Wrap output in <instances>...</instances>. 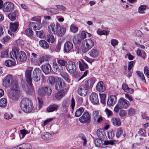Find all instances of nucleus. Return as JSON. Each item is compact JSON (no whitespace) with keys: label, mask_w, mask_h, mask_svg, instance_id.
<instances>
[{"label":"nucleus","mask_w":149,"mask_h":149,"mask_svg":"<svg viewBox=\"0 0 149 149\" xmlns=\"http://www.w3.org/2000/svg\"><path fill=\"white\" fill-rule=\"evenodd\" d=\"M66 90L63 89L58 92L55 94V97L58 100H60L65 95Z\"/></svg>","instance_id":"f3484780"},{"label":"nucleus","mask_w":149,"mask_h":149,"mask_svg":"<svg viewBox=\"0 0 149 149\" xmlns=\"http://www.w3.org/2000/svg\"><path fill=\"white\" fill-rule=\"evenodd\" d=\"M16 43L18 46V47H21L22 45H23V42L21 40H18L16 41Z\"/></svg>","instance_id":"e2e57ef3"},{"label":"nucleus","mask_w":149,"mask_h":149,"mask_svg":"<svg viewBox=\"0 0 149 149\" xmlns=\"http://www.w3.org/2000/svg\"><path fill=\"white\" fill-rule=\"evenodd\" d=\"M48 58L46 56H44L40 57L39 59V61L40 63H42L45 61H47Z\"/></svg>","instance_id":"0e129e2a"},{"label":"nucleus","mask_w":149,"mask_h":149,"mask_svg":"<svg viewBox=\"0 0 149 149\" xmlns=\"http://www.w3.org/2000/svg\"><path fill=\"white\" fill-rule=\"evenodd\" d=\"M2 8L4 12H10L14 9V6L13 4L11 2H7L4 3Z\"/></svg>","instance_id":"0eeeda50"},{"label":"nucleus","mask_w":149,"mask_h":149,"mask_svg":"<svg viewBox=\"0 0 149 149\" xmlns=\"http://www.w3.org/2000/svg\"><path fill=\"white\" fill-rule=\"evenodd\" d=\"M18 26V22L11 23L10 24V28L13 32H15L17 30Z\"/></svg>","instance_id":"c85d7f7f"},{"label":"nucleus","mask_w":149,"mask_h":149,"mask_svg":"<svg viewBox=\"0 0 149 149\" xmlns=\"http://www.w3.org/2000/svg\"><path fill=\"white\" fill-rule=\"evenodd\" d=\"M52 92L51 89L47 87H41L38 89V94L41 96H44L46 95H50Z\"/></svg>","instance_id":"20e7f679"},{"label":"nucleus","mask_w":149,"mask_h":149,"mask_svg":"<svg viewBox=\"0 0 149 149\" xmlns=\"http://www.w3.org/2000/svg\"><path fill=\"white\" fill-rule=\"evenodd\" d=\"M27 85L24 88V90L28 94H30L33 92V86L32 83L29 84L27 83Z\"/></svg>","instance_id":"b1692460"},{"label":"nucleus","mask_w":149,"mask_h":149,"mask_svg":"<svg viewBox=\"0 0 149 149\" xmlns=\"http://www.w3.org/2000/svg\"><path fill=\"white\" fill-rule=\"evenodd\" d=\"M118 103L120 107L123 109L127 108L130 105L129 102L123 98H120L118 101Z\"/></svg>","instance_id":"9b49d317"},{"label":"nucleus","mask_w":149,"mask_h":149,"mask_svg":"<svg viewBox=\"0 0 149 149\" xmlns=\"http://www.w3.org/2000/svg\"><path fill=\"white\" fill-rule=\"evenodd\" d=\"M53 68L54 71L56 72L61 71V70L59 68V66H58L56 63H53Z\"/></svg>","instance_id":"864d4df0"},{"label":"nucleus","mask_w":149,"mask_h":149,"mask_svg":"<svg viewBox=\"0 0 149 149\" xmlns=\"http://www.w3.org/2000/svg\"><path fill=\"white\" fill-rule=\"evenodd\" d=\"M64 82L61 78H58L55 85V88L57 91H58L64 87Z\"/></svg>","instance_id":"4468645a"},{"label":"nucleus","mask_w":149,"mask_h":149,"mask_svg":"<svg viewBox=\"0 0 149 149\" xmlns=\"http://www.w3.org/2000/svg\"><path fill=\"white\" fill-rule=\"evenodd\" d=\"M115 135V132L112 130H110L108 132V136L109 139H112Z\"/></svg>","instance_id":"09e8293b"},{"label":"nucleus","mask_w":149,"mask_h":149,"mask_svg":"<svg viewBox=\"0 0 149 149\" xmlns=\"http://www.w3.org/2000/svg\"><path fill=\"white\" fill-rule=\"evenodd\" d=\"M46 40L48 42L53 43L54 41V38L53 35H48L46 37Z\"/></svg>","instance_id":"c03bdc74"},{"label":"nucleus","mask_w":149,"mask_h":149,"mask_svg":"<svg viewBox=\"0 0 149 149\" xmlns=\"http://www.w3.org/2000/svg\"><path fill=\"white\" fill-rule=\"evenodd\" d=\"M95 82V80L93 79H90L86 81L84 86L86 88H92Z\"/></svg>","instance_id":"aec40b11"},{"label":"nucleus","mask_w":149,"mask_h":149,"mask_svg":"<svg viewBox=\"0 0 149 149\" xmlns=\"http://www.w3.org/2000/svg\"><path fill=\"white\" fill-rule=\"evenodd\" d=\"M79 137L82 140L84 141L83 145L86 146V145L87 140L85 135L83 134H80L78 135Z\"/></svg>","instance_id":"72a5a7b5"},{"label":"nucleus","mask_w":149,"mask_h":149,"mask_svg":"<svg viewBox=\"0 0 149 149\" xmlns=\"http://www.w3.org/2000/svg\"><path fill=\"white\" fill-rule=\"evenodd\" d=\"M20 92L19 90L12 91L8 94L9 98L13 100H17L20 96Z\"/></svg>","instance_id":"6e6552de"},{"label":"nucleus","mask_w":149,"mask_h":149,"mask_svg":"<svg viewBox=\"0 0 149 149\" xmlns=\"http://www.w3.org/2000/svg\"><path fill=\"white\" fill-rule=\"evenodd\" d=\"M51 137V134L49 132H46L42 136V139L45 140H47L49 139Z\"/></svg>","instance_id":"79ce46f5"},{"label":"nucleus","mask_w":149,"mask_h":149,"mask_svg":"<svg viewBox=\"0 0 149 149\" xmlns=\"http://www.w3.org/2000/svg\"><path fill=\"white\" fill-rule=\"evenodd\" d=\"M99 112L98 111H95L93 112V118L95 121H96L98 118L100 116Z\"/></svg>","instance_id":"ea45409f"},{"label":"nucleus","mask_w":149,"mask_h":149,"mask_svg":"<svg viewBox=\"0 0 149 149\" xmlns=\"http://www.w3.org/2000/svg\"><path fill=\"white\" fill-rule=\"evenodd\" d=\"M87 88H86L84 86L79 88L78 90V94L81 96H84L86 95V90Z\"/></svg>","instance_id":"5701e85b"},{"label":"nucleus","mask_w":149,"mask_h":149,"mask_svg":"<svg viewBox=\"0 0 149 149\" xmlns=\"http://www.w3.org/2000/svg\"><path fill=\"white\" fill-rule=\"evenodd\" d=\"M105 112H106L107 116L109 117L112 115L113 114L111 110L109 109L108 108H106L105 110Z\"/></svg>","instance_id":"774afa93"},{"label":"nucleus","mask_w":149,"mask_h":149,"mask_svg":"<svg viewBox=\"0 0 149 149\" xmlns=\"http://www.w3.org/2000/svg\"><path fill=\"white\" fill-rule=\"evenodd\" d=\"M26 35L29 37H31L33 36V31L30 29H27L25 32Z\"/></svg>","instance_id":"8fccbe9b"},{"label":"nucleus","mask_w":149,"mask_h":149,"mask_svg":"<svg viewBox=\"0 0 149 149\" xmlns=\"http://www.w3.org/2000/svg\"><path fill=\"white\" fill-rule=\"evenodd\" d=\"M8 56V51L7 50H3L1 54V57L2 58H7Z\"/></svg>","instance_id":"5fc2aeb1"},{"label":"nucleus","mask_w":149,"mask_h":149,"mask_svg":"<svg viewBox=\"0 0 149 149\" xmlns=\"http://www.w3.org/2000/svg\"><path fill=\"white\" fill-rule=\"evenodd\" d=\"M13 117V115L10 113H5L4 115V117L6 119H9Z\"/></svg>","instance_id":"338daca9"},{"label":"nucleus","mask_w":149,"mask_h":149,"mask_svg":"<svg viewBox=\"0 0 149 149\" xmlns=\"http://www.w3.org/2000/svg\"><path fill=\"white\" fill-rule=\"evenodd\" d=\"M90 100L93 104H97L99 102L97 94L95 93H92L90 95Z\"/></svg>","instance_id":"dca6fc26"},{"label":"nucleus","mask_w":149,"mask_h":149,"mask_svg":"<svg viewBox=\"0 0 149 149\" xmlns=\"http://www.w3.org/2000/svg\"><path fill=\"white\" fill-rule=\"evenodd\" d=\"M144 72L146 76L149 78V67L145 66L144 68Z\"/></svg>","instance_id":"4d7b16f0"},{"label":"nucleus","mask_w":149,"mask_h":149,"mask_svg":"<svg viewBox=\"0 0 149 149\" xmlns=\"http://www.w3.org/2000/svg\"><path fill=\"white\" fill-rule=\"evenodd\" d=\"M67 71L70 74H74L76 72V67L74 62L72 61L68 62L66 66Z\"/></svg>","instance_id":"423d86ee"},{"label":"nucleus","mask_w":149,"mask_h":149,"mask_svg":"<svg viewBox=\"0 0 149 149\" xmlns=\"http://www.w3.org/2000/svg\"><path fill=\"white\" fill-rule=\"evenodd\" d=\"M73 45L70 41L66 42L64 46V51L66 52H68L71 51L73 48Z\"/></svg>","instance_id":"2eb2a0df"},{"label":"nucleus","mask_w":149,"mask_h":149,"mask_svg":"<svg viewBox=\"0 0 149 149\" xmlns=\"http://www.w3.org/2000/svg\"><path fill=\"white\" fill-rule=\"evenodd\" d=\"M97 90L100 92H103L106 90L105 86L102 81H100L98 83L96 86Z\"/></svg>","instance_id":"a211bd4d"},{"label":"nucleus","mask_w":149,"mask_h":149,"mask_svg":"<svg viewBox=\"0 0 149 149\" xmlns=\"http://www.w3.org/2000/svg\"><path fill=\"white\" fill-rule=\"evenodd\" d=\"M60 72L61 76L64 80L68 82H70V79L68 74L65 72L60 71Z\"/></svg>","instance_id":"a878e982"},{"label":"nucleus","mask_w":149,"mask_h":149,"mask_svg":"<svg viewBox=\"0 0 149 149\" xmlns=\"http://www.w3.org/2000/svg\"><path fill=\"white\" fill-rule=\"evenodd\" d=\"M95 143L96 146L102 148V145H113L114 142L113 141H103L100 139H96L95 140Z\"/></svg>","instance_id":"39448f33"},{"label":"nucleus","mask_w":149,"mask_h":149,"mask_svg":"<svg viewBox=\"0 0 149 149\" xmlns=\"http://www.w3.org/2000/svg\"><path fill=\"white\" fill-rule=\"evenodd\" d=\"M33 104L29 98H24L21 101L20 106L22 109L25 113L30 112L33 109Z\"/></svg>","instance_id":"f03ea898"},{"label":"nucleus","mask_w":149,"mask_h":149,"mask_svg":"<svg viewBox=\"0 0 149 149\" xmlns=\"http://www.w3.org/2000/svg\"><path fill=\"white\" fill-rule=\"evenodd\" d=\"M16 12L14 11L13 13L9 14L8 17L11 20L13 21L15 19L16 17Z\"/></svg>","instance_id":"3c124183"},{"label":"nucleus","mask_w":149,"mask_h":149,"mask_svg":"<svg viewBox=\"0 0 149 149\" xmlns=\"http://www.w3.org/2000/svg\"><path fill=\"white\" fill-rule=\"evenodd\" d=\"M12 76L11 75L7 76L3 79V85L5 87H8L10 86L11 82L13 81Z\"/></svg>","instance_id":"9d476101"},{"label":"nucleus","mask_w":149,"mask_h":149,"mask_svg":"<svg viewBox=\"0 0 149 149\" xmlns=\"http://www.w3.org/2000/svg\"><path fill=\"white\" fill-rule=\"evenodd\" d=\"M70 30L73 33H75L78 30V28L74 25L72 24L70 26Z\"/></svg>","instance_id":"bf43d9fd"},{"label":"nucleus","mask_w":149,"mask_h":149,"mask_svg":"<svg viewBox=\"0 0 149 149\" xmlns=\"http://www.w3.org/2000/svg\"><path fill=\"white\" fill-rule=\"evenodd\" d=\"M9 86L10 87V88L12 91L19 90L18 83L17 80H13L12 82H11Z\"/></svg>","instance_id":"4be33fe9"},{"label":"nucleus","mask_w":149,"mask_h":149,"mask_svg":"<svg viewBox=\"0 0 149 149\" xmlns=\"http://www.w3.org/2000/svg\"><path fill=\"white\" fill-rule=\"evenodd\" d=\"M123 133V130L121 128H118L116 132V136L118 138Z\"/></svg>","instance_id":"6e6d98bb"},{"label":"nucleus","mask_w":149,"mask_h":149,"mask_svg":"<svg viewBox=\"0 0 149 149\" xmlns=\"http://www.w3.org/2000/svg\"><path fill=\"white\" fill-rule=\"evenodd\" d=\"M42 69L45 74H47L51 71V68L49 64L46 63L42 66Z\"/></svg>","instance_id":"412c9836"},{"label":"nucleus","mask_w":149,"mask_h":149,"mask_svg":"<svg viewBox=\"0 0 149 149\" xmlns=\"http://www.w3.org/2000/svg\"><path fill=\"white\" fill-rule=\"evenodd\" d=\"M5 64L7 66L10 67L14 65L15 64V63L13 61L10 60H8L6 61Z\"/></svg>","instance_id":"a19ab883"},{"label":"nucleus","mask_w":149,"mask_h":149,"mask_svg":"<svg viewBox=\"0 0 149 149\" xmlns=\"http://www.w3.org/2000/svg\"><path fill=\"white\" fill-rule=\"evenodd\" d=\"M90 56L93 58L97 57L99 54L98 51L96 49H93L89 52Z\"/></svg>","instance_id":"393cba45"},{"label":"nucleus","mask_w":149,"mask_h":149,"mask_svg":"<svg viewBox=\"0 0 149 149\" xmlns=\"http://www.w3.org/2000/svg\"><path fill=\"white\" fill-rule=\"evenodd\" d=\"M22 149H31V146L29 143H23L21 144Z\"/></svg>","instance_id":"a18cd8bd"},{"label":"nucleus","mask_w":149,"mask_h":149,"mask_svg":"<svg viewBox=\"0 0 149 149\" xmlns=\"http://www.w3.org/2000/svg\"><path fill=\"white\" fill-rule=\"evenodd\" d=\"M90 119V116L87 112H84L82 116L79 118L80 122L84 123L88 122Z\"/></svg>","instance_id":"f8f14e48"},{"label":"nucleus","mask_w":149,"mask_h":149,"mask_svg":"<svg viewBox=\"0 0 149 149\" xmlns=\"http://www.w3.org/2000/svg\"><path fill=\"white\" fill-rule=\"evenodd\" d=\"M58 107V106L55 104L50 105L47 109V111L50 112L56 111L57 110Z\"/></svg>","instance_id":"cd10ccee"},{"label":"nucleus","mask_w":149,"mask_h":149,"mask_svg":"<svg viewBox=\"0 0 149 149\" xmlns=\"http://www.w3.org/2000/svg\"><path fill=\"white\" fill-rule=\"evenodd\" d=\"M94 45V42L90 39H86L82 42V50L84 53H86Z\"/></svg>","instance_id":"7ed1b4c3"},{"label":"nucleus","mask_w":149,"mask_h":149,"mask_svg":"<svg viewBox=\"0 0 149 149\" xmlns=\"http://www.w3.org/2000/svg\"><path fill=\"white\" fill-rule=\"evenodd\" d=\"M19 49L17 47H15L12 49V51L10 52L11 58L14 59L15 58L16 59L21 62H23L26 60L27 56L26 53L24 51H20L18 52Z\"/></svg>","instance_id":"f257e3e1"},{"label":"nucleus","mask_w":149,"mask_h":149,"mask_svg":"<svg viewBox=\"0 0 149 149\" xmlns=\"http://www.w3.org/2000/svg\"><path fill=\"white\" fill-rule=\"evenodd\" d=\"M117 101V97L115 95H111L108 98L107 104L109 106H113L116 103Z\"/></svg>","instance_id":"ddd939ff"},{"label":"nucleus","mask_w":149,"mask_h":149,"mask_svg":"<svg viewBox=\"0 0 149 149\" xmlns=\"http://www.w3.org/2000/svg\"><path fill=\"white\" fill-rule=\"evenodd\" d=\"M36 33L37 36L40 38H42L45 36L43 31H36Z\"/></svg>","instance_id":"13d9d810"},{"label":"nucleus","mask_w":149,"mask_h":149,"mask_svg":"<svg viewBox=\"0 0 149 149\" xmlns=\"http://www.w3.org/2000/svg\"><path fill=\"white\" fill-rule=\"evenodd\" d=\"M73 41L74 43L79 44L82 40L80 35L74 36L72 38Z\"/></svg>","instance_id":"2f4dec72"},{"label":"nucleus","mask_w":149,"mask_h":149,"mask_svg":"<svg viewBox=\"0 0 149 149\" xmlns=\"http://www.w3.org/2000/svg\"><path fill=\"white\" fill-rule=\"evenodd\" d=\"M66 31V29L65 28L61 27L59 30H57V32L56 34L60 36H62Z\"/></svg>","instance_id":"7c9ffc66"},{"label":"nucleus","mask_w":149,"mask_h":149,"mask_svg":"<svg viewBox=\"0 0 149 149\" xmlns=\"http://www.w3.org/2000/svg\"><path fill=\"white\" fill-rule=\"evenodd\" d=\"M135 64V62L134 61H131L129 62L128 63V70L130 71L132 68Z\"/></svg>","instance_id":"69168bd1"},{"label":"nucleus","mask_w":149,"mask_h":149,"mask_svg":"<svg viewBox=\"0 0 149 149\" xmlns=\"http://www.w3.org/2000/svg\"><path fill=\"white\" fill-rule=\"evenodd\" d=\"M135 109L133 108H130L128 110V114L130 116H131L135 113Z\"/></svg>","instance_id":"680f3d73"},{"label":"nucleus","mask_w":149,"mask_h":149,"mask_svg":"<svg viewBox=\"0 0 149 149\" xmlns=\"http://www.w3.org/2000/svg\"><path fill=\"white\" fill-rule=\"evenodd\" d=\"M57 62L59 64V67L61 68V66L66 67L67 63L66 61L62 59H57Z\"/></svg>","instance_id":"c756f323"},{"label":"nucleus","mask_w":149,"mask_h":149,"mask_svg":"<svg viewBox=\"0 0 149 149\" xmlns=\"http://www.w3.org/2000/svg\"><path fill=\"white\" fill-rule=\"evenodd\" d=\"M68 99V98L65 99L62 103V107L64 109H67L69 106Z\"/></svg>","instance_id":"f704fd0d"},{"label":"nucleus","mask_w":149,"mask_h":149,"mask_svg":"<svg viewBox=\"0 0 149 149\" xmlns=\"http://www.w3.org/2000/svg\"><path fill=\"white\" fill-rule=\"evenodd\" d=\"M32 70H28L25 71V75L26 81L27 83L31 84L32 83L31 79Z\"/></svg>","instance_id":"6ab92c4d"},{"label":"nucleus","mask_w":149,"mask_h":149,"mask_svg":"<svg viewBox=\"0 0 149 149\" xmlns=\"http://www.w3.org/2000/svg\"><path fill=\"white\" fill-rule=\"evenodd\" d=\"M113 124L115 126H120L121 124L120 119L118 117H114L111 119Z\"/></svg>","instance_id":"bb28decb"},{"label":"nucleus","mask_w":149,"mask_h":149,"mask_svg":"<svg viewBox=\"0 0 149 149\" xmlns=\"http://www.w3.org/2000/svg\"><path fill=\"white\" fill-rule=\"evenodd\" d=\"M136 73L138 76L140 78L141 80L145 83H146V79L143 74L140 71H136Z\"/></svg>","instance_id":"37998d69"},{"label":"nucleus","mask_w":149,"mask_h":149,"mask_svg":"<svg viewBox=\"0 0 149 149\" xmlns=\"http://www.w3.org/2000/svg\"><path fill=\"white\" fill-rule=\"evenodd\" d=\"M48 81L50 84L53 85L56 81L54 77L51 76L48 78Z\"/></svg>","instance_id":"de8ad7c7"},{"label":"nucleus","mask_w":149,"mask_h":149,"mask_svg":"<svg viewBox=\"0 0 149 149\" xmlns=\"http://www.w3.org/2000/svg\"><path fill=\"white\" fill-rule=\"evenodd\" d=\"M46 10L47 11L49 14L53 15L58 13V10L54 8H47Z\"/></svg>","instance_id":"e433bc0d"},{"label":"nucleus","mask_w":149,"mask_h":149,"mask_svg":"<svg viewBox=\"0 0 149 149\" xmlns=\"http://www.w3.org/2000/svg\"><path fill=\"white\" fill-rule=\"evenodd\" d=\"M84 111V109L82 107H81L78 109L76 111L75 115L76 117H79L81 115Z\"/></svg>","instance_id":"58836bf2"},{"label":"nucleus","mask_w":149,"mask_h":149,"mask_svg":"<svg viewBox=\"0 0 149 149\" xmlns=\"http://www.w3.org/2000/svg\"><path fill=\"white\" fill-rule=\"evenodd\" d=\"M39 44L40 46L44 49L47 48L49 47L47 42L43 40H40L39 42Z\"/></svg>","instance_id":"473e14b6"},{"label":"nucleus","mask_w":149,"mask_h":149,"mask_svg":"<svg viewBox=\"0 0 149 149\" xmlns=\"http://www.w3.org/2000/svg\"><path fill=\"white\" fill-rule=\"evenodd\" d=\"M7 103V100L5 98H2L0 100V107H5Z\"/></svg>","instance_id":"4c0bfd02"},{"label":"nucleus","mask_w":149,"mask_h":149,"mask_svg":"<svg viewBox=\"0 0 149 149\" xmlns=\"http://www.w3.org/2000/svg\"><path fill=\"white\" fill-rule=\"evenodd\" d=\"M111 45L113 47H115L118 43V41L117 40L115 39H112L111 40Z\"/></svg>","instance_id":"052dcab7"},{"label":"nucleus","mask_w":149,"mask_h":149,"mask_svg":"<svg viewBox=\"0 0 149 149\" xmlns=\"http://www.w3.org/2000/svg\"><path fill=\"white\" fill-rule=\"evenodd\" d=\"M100 101L101 103L104 104L105 103L106 95L105 94H100Z\"/></svg>","instance_id":"49530a36"},{"label":"nucleus","mask_w":149,"mask_h":149,"mask_svg":"<svg viewBox=\"0 0 149 149\" xmlns=\"http://www.w3.org/2000/svg\"><path fill=\"white\" fill-rule=\"evenodd\" d=\"M60 27V25L57 23L56 26L54 24H51L48 27V31L51 34H56L58 29Z\"/></svg>","instance_id":"1a4fd4ad"},{"label":"nucleus","mask_w":149,"mask_h":149,"mask_svg":"<svg viewBox=\"0 0 149 149\" xmlns=\"http://www.w3.org/2000/svg\"><path fill=\"white\" fill-rule=\"evenodd\" d=\"M41 72V71L39 68H36L34 70L33 74L40 76Z\"/></svg>","instance_id":"603ef678"},{"label":"nucleus","mask_w":149,"mask_h":149,"mask_svg":"<svg viewBox=\"0 0 149 149\" xmlns=\"http://www.w3.org/2000/svg\"><path fill=\"white\" fill-rule=\"evenodd\" d=\"M136 54L138 56L141 57L144 59L146 57V54L143 51L141 52L140 50H138L136 52Z\"/></svg>","instance_id":"c9c22d12"}]
</instances>
